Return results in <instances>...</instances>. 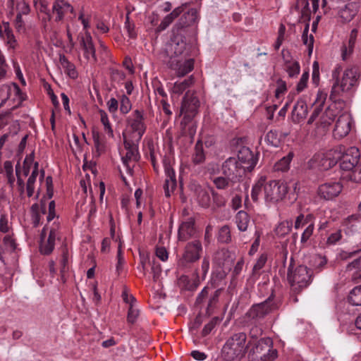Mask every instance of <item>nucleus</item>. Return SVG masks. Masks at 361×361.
I'll list each match as a JSON object with an SVG mask.
<instances>
[{
	"label": "nucleus",
	"mask_w": 361,
	"mask_h": 361,
	"mask_svg": "<svg viewBox=\"0 0 361 361\" xmlns=\"http://www.w3.org/2000/svg\"><path fill=\"white\" fill-rule=\"evenodd\" d=\"M217 322H218V318L214 317L208 324H207L204 326V329H202V336H207L212 331V329L215 327Z\"/></svg>",
	"instance_id": "nucleus-60"
},
{
	"label": "nucleus",
	"mask_w": 361,
	"mask_h": 361,
	"mask_svg": "<svg viewBox=\"0 0 361 361\" xmlns=\"http://www.w3.org/2000/svg\"><path fill=\"white\" fill-rule=\"evenodd\" d=\"M348 301L355 306L361 305V285L355 287L349 293Z\"/></svg>",
	"instance_id": "nucleus-34"
},
{
	"label": "nucleus",
	"mask_w": 361,
	"mask_h": 361,
	"mask_svg": "<svg viewBox=\"0 0 361 361\" xmlns=\"http://www.w3.org/2000/svg\"><path fill=\"white\" fill-rule=\"evenodd\" d=\"M342 72V68L337 66L332 72V77L334 82L332 85L330 100L334 103H343L341 99L344 93H347L356 85L359 78L358 68L351 67L345 69L342 75L341 78H339L340 73Z\"/></svg>",
	"instance_id": "nucleus-2"
},
{
	"label": "nucleus",
	"mask_w": 361,
	"mask_h": 361,
	"mask_svg": "<svg viewBox=\"0 0 361 361\" xmlns=\"http://www.w3.org/2000/svg\"><path fill=\"white\" fill-rule=\"evenodd\" d=\"M264 199L267 202L276 203L283 200L288 192V186L281 180H271L264 183Z\"/></svg>",
	"instance_id": "nucleus-8"
},
{
	"label": "nucleus",
	"mask_w": 361,
	"mask_h": 361,
	"mask_svg": "<svg viewBox=\"0 0 361 361\" xmlns=\"http://www.w3.org/2000/svg\"><path fill=\"white\" fill-rule=\"evenodd\" d=\"M124 147L127 152L124 157H122V161L128 173H132L133 166H130V162H136L140 159L138 152L137 143L133 141L124 140Z\"/></svg>",
	"instance_id": "nucleus-15"
},
{
	"label": "nucleus",
	"mask_w": 361,
	"mask_h": 361,
	"mask_svg": "<svg viewBox=\"0 0 361 361\" xmlns=\"http://www.w3.org/2000/svg\"><path fill=\"white\" fill-rule=\"evenodd\" d=\"M197 200L202 207H209L210 204V196L205 190L202 188L197 190Z\"/></svg>",
	"instance_id": "nucleus-37"
},
{
	"label": "nucleus",
	"mask_w": 361,
	"mask_h": 361,
	"mask_svg": "<svg viewBox=\"0 0 361 361\" xmlns=\"http://www.w3.org/2000/svg\"><path fill=\"white\" fill-rule=\"evenodd\" d=\"M183 33L174 32L172 40L167 43L159 54L167 66L176 71L178 76H184L194 67V59L189 58L192 46L186 43Z\"/></svg>",
	"instance_id": "nucleus-1"
},
{
	"label": "nucleus",
	"mask_w": 361,
	"mask_h": 361,
	"mask_svg": "<svg viewBox=\"0 0 361 361\" xmlns=\"http://www.w3.org/2000/svg\"><path fill=\"white\" fill-rule=\"evenodd\" d=\"M179 284L182 288L192 291L198 286V281H190L187 276H181L179 279Z\"/></svg>",
	"instance_id": "nucleus-41"
},
{
	"label": "nucleus",
	"mask_w": 361,
	"mask_h": 361,
	"mask_svg": "<svg viewBox=\"0 0 361 361\" xmlns=\"http://www.w3.org/2000/svg\"><path fill=\"white\" fill-rule=\"evenodd\" d=\"M100 115L101 122L104 126V131L111 137H114V132L111 128V124L109 121V118L106 111L103 109L99 110Z\"/></svg>",
	"instance_id": "nucleus-43"
},
{
	"label": "nucleus",
	"mask_w": 361,
	"mask_h": 361,
	"mask_svg": "<svg viewBox=\"0 0 361 361\" xmlns=\"http://www.w3.org/2000/svg\"><path fill=\"white\" fill-rule=\"evenodd\" d=\"M197 20V11L195 8H190L183 13L176 25L173 32H184V29L194 25Z\"/></svg>",
	"instance_id": "nucleus-19"
},
{
	"label": "nucleus",
	"mask_w": 361,
	"mask_h": 361,
	"mask_svg": "<svg viewBox=\"0 0 361 361\" xmlns=\"http://www.w3.org/2000/svg\"><path fill=\"white\" fill-rule=\"evenodd\" d=\"M285 70L290 78H293L300 73L299 63L298 61H290L285 59Z\"/></svg>",
	"instance_id": "nucleus-35"
},
{
	"label": "nucleus",
	"mask_w": 361,
	"mask_h": 361,
	"mask_svg": "<svg viewBox=\"0 0 361 361\" xmlns=\"http://www.w3.org/2000/svg\"><path fill=\"white\" fill-rule=\"evenodd\" d=\"M195 233V219L190 218L187 221L183 222L178 228V240L186 241Z\"/></svg>",
	"instance_id": "nucleus-23"
},
{
	"label": "nucleus",
	"mask_w": 361,
	"mask_h": 361,
	"mask_svg": "<svg viewBox=\"0 0 361 361\" xmlns=\"http://www.w3.org/2000/svg\"><path fill=\"white\" fill-rule=\"evenodd\" d=\"M276 84L277 87L275 90V97L276 98H279L281 94H283L287 90L286 83L283 80L279 79L276 82Z\"/></svg>",
	"instance_id": "nucleus-61"
},
{
	"label": "nucleus",
	"mask_w": 361,
	"mask_h": 361,
	"mask_svg": "<svg viewBox=\"0 0 361 361\" xmlns=\"http://www.w3.org/2000/svg\"><path fill=\"white\" fill-rule=\"evenodd\" d=\"M193 82L192 78H189L188 79H185L183 81L178 82H176L172 89L173 93L180 94H182L188 87H189L192 83Z\"/></svg>",
	"instance_id": "nucleus-36"
},
{
	"label": "nucleus",
	"mask_w": 361,
	"mask_h": 361,
	"mask_svg": "<svg viewBox=\"0 0 361 361\" xmlns=\"http://www.w3.org/2000/svg\"><path fill=\"white\" fill-rule=\"evenodd\" d=\"M246 170L235 157L228 158L221 166L222 174L236 183L240 181Z\"/></svg>",
	"instance_id": "nucleus-13"
},
{
	"label": "nucleus",
	"mask_w": 361,
	"mask_h": 361,
	"mask_svg": "<svg viewBox=\"0 0 361 361\" xmlns=\"http://www.w3.org/2000/svg\"><path fill=\"white\" fill-rule=\"evenodd\" d=\"M15 27L18 32H24L25 31V26L24 21L23 20L22 16L17 14L15 20Z\"/></svg>",
	"instance_id": "nucleus-64"
},
{
	"label": "nucleus",
	"mask_w": 361,
	"mask_h": 361,
	"mask_svg": "<svg viewBox=\"0 0 361 361\" xmlns=\"http://www.w3.org/2000/svg\"><path fill=\"white\" fill-rule=\"evenodd\" d=\"M183 12V8L182 7H178L175 8L171 13L168 14L161 21L160 24V27L162 29H165L168 27L173 20L177 18L181 13Z\"/></svg>",
	"instance_id": "nucleus-33"
},
{
	"label": "nucleus",
	"mask_w": 361,
	"mask_h": 361,
	"mask_svg": "<svg viewBox=\"0 0 361 361\" xmlns=\"http://www.w3.org/2000/svg\"><path fill=\"white\" fill-rule=\"evenodd\" d=\"M235 223L240 231H245L250 223V216L245 211H239L235 216Z\"/></svg>",
	"instance_id": "nucleus-31"
},
{
	"label": "nucleus",
	"mask_w": 361,
	"mask_h": 361,
	"mask_svg": "<svg viewBox=\"0 0 361 361\" xmlns=\"http://www.w3.org/2000/svg\"><path fill=\"white\" fill-rule=\"evenodd\" d=\"M262 330L260 327H259L257 326H255L250 329V333H249L250 339L247 343V345L249 346V348H250L252 346V343H254L257 341L259 340L258 338L262 336Z\"/></svg>",
	"instance_id": "nucleus-45"
},
{
	"label": "nucleus",
	"mask_w": 361,
	"mask_h": 361,
	"mask_svg": "<svg viewBox=\"0 0 361 361\" xmlns=\"http://www.w3.org/2000/svg\"><path fill=\"white\" fill-rule=\"evenodd\" d=\"M4 28L2 30V35H0L6 41L9 48L15 49L18 45L16 37L13 33L12 30L10 27L8 23H4Z\"/></svg>",
	"instance_id": "nucleus-28"
},
{
	"label": "nucleus",
	"mask_w": 361,
	"mask_h": 361,
	"mask_svg": "<svg viewBox=\"0 0 361 361\" xmlns=\"http://www.w3.org/2000/svg\"><path fill=\"white\" fill-rule=\"evenodd\" d=\"M314 231V224H310L305 228L304 232L302 234L300 242L302 243H305L312 236Z\"/></svg>",
	"instance_id": "nucleus-59"
},
{
	"label": "nucleus",
	"mask_w": 361,
	"mask_h": 361,
	"mask_svg": "<svg viewBox=\"0 0 361 361\" xmlns=\"http://www.w3.org/2000/svg\"><path fill=\"white\" fill-rule=\"evenodd\" d=\"M301 8V18L303 20L309 21L310 20V10L309 8L308 0H297L295 5V8L299 10Z\"/></svg>",
	"instance_id": "nucleus-32"
},
{
	"label": "nucleus",
	"mask_w": 361,
	"mask_h": 361,
	"mask_svg": "<svg viewBox=\"0 0 361 361\" xmlns=\"http://www.w3.org/2000/svg\"><path fill=\"white\" fill-rule=\"evenodd\" d=\"M236 159L246 171L251 172L257 163L258 155L253 154L248 147H244L238 152Z\"/></svg>",
	"instance_id": "nucleus-17"
},
{
	"label": "nucleus",
	"mask_w": 361,
	"mask_h": 361,
	"mask_svg": "<svg viewBox=\"0 0 361 361\" xmlns=\"http://www.w3.org/2000/svg\"><path fill=\"white\" fill-rule=\"evenodd\" d=\"M309 32V24H307L302 35V39L304 44L307 45L308 47L309 54H311L312 49H313V44H314V37L313 35H310V37H308L307 34Z\"/></svg>",
	"instance_id": "nucleus-44"
},
{
	"label": "nucleus",
	"mask_w": 361,
	"mask_h": 361,
	"mask_svg": "<svg viewBox=\"0 0 361 361\" xmlns=\"http://www.w3.org/2000/svg\"><path fill=\"white\" fill-rule=\"evenodd\" d=\"M205 159L202 144L197 142L195 147V152L192 157V161L195 164H199L202 163Z\"/></svg>",
	"instance_id": "nucleus-38"
},
{
	"label": "nucleus",
	"mask_w": 361,
	"mask_h": 361,
	"mask_svg": "<svg viewBox=\"0 0 361 361\" xmlns=\"http://www.w3.org/2000/svg\"><path fill=\"white\" fill-rule=\"evenodd\" d=\"M336 149L341 151V157L338 161H340V167L342 170L350 171L360 163V154L357 147H350L345 152H343V146H338Z\"/></svg>",
	"instance_id": "nucleus-12"
},
{
	"label": "nucleus",
	"mask_w": 361,
	"mask_h": 361,
	"mask_svg": "<svg viewBox=\"0 0 361 361\" xmlns=\"http://www.w3.org/2000/svg\"><path fill=\"white\" fill-rule=\"evenodd\" d=\"M272 341L269 338H260L252 345L250 349L249 361H267L274 359V352L271 354Z\"/></svg>",
	"instance_id": "nucleus-6"
},
{
	"label": "nucleus",
	"mask_w": 361,
	"mask_h": 361,
	"mask_svg": "<svg viewBox=\"0 0 361 361\" xmlns=\"http://www.w3.org/2000/svg\"><path fill=\"white\" fill-rule=\"evenodd\" d=\"M349 178L355 183H361V161L350 171Z\"/></svg>",
	"instance_id": "nucleus-49"
},
{
	"label": "nucleus",
	"mask_w": 361,
	"mask_h": 361,
	"mask_svg": "<svg viewBox=\"0 0 361 361\" xmlns=\"http://www.w3.org/2000/svg\"><path fill=\"white\" fill-rule=\"evenodd\" d=\"M16 10L20 16L27 15L30 11L29 4L25 0H17Z\"/></svg>",
	"instance_id": "nucleus-52"
},
{
	"label": "nucleus",
	"mask_w": 361,
	"mask_h": 361,
	"mask_svg": "<svg viewBox=\"0 0 361 361\" xmlns=\"http://www.w3.org/2000/svg\"><path fill=\"white\" fill-rule=\"evenodd\" d=\"M292 157L293 154L291 153H289L286 157H284L282 159H281L274 165L275 171H287L289 169V165L292 159Z\"/></svg>",
	"instance_id": "nucleus-42"
},
{
	"label": "nucleus",
	"mask_w": 361,
	"mask_h": 361,
	"mask_svg": "<svg viewBox=\"0 0 361 361\" xmlns=\"http://www.w3.org/2000/svg\"><path fill=\"white\" fill-rule=\"evenodd\" d=\"M342 235L341 230H337L334 233H332L326 240V244L328 245H331L336 244L341 239Z\"/></svg>",
	"instance_id": "nucleus-57"
},
{
	"label": "nucleus",
	"mask_w": 361,
	"mask_h": 361,
	"mask_svg": "<svg viewBox=\"0 0 361 361\" xmlns=\"http://www.w3.org/2000/svg\"><path fill=\"white\" fill-rule=\"evenodd\" d=\"M350 117L348 114H343L337 119L334 130L336 137H343L346 136L351 128Z\"/></svg>",
	"instance_id": "nucleus-20"
},
{
	"label": "nucleus",
	"mask_w": 361,
	"mask_h": 361,
	"mask_svg": "<svg viewBox=\"0 0 361 361\" xmlns=\"http://www.w3.org/2000/svg\"><path fill=\"white\" fill-rule=\"evenodd\" d=\"M212 196L214 203L218 207H224L226 204V200L223 195L214 190L212 191Z\"/></svg>",
	"instance_id": "nucleus-58"
},
{
	"label": "nucleus",
	"mask_w": 361,
	"mask_h": 361,
	"mask_svg": "<svg viewBox=\"0 0 361 361\" xmlns=\"http://www.w3.org/2000/svg\"><path fill=\"white\" fill-rule=\"evenodd\" d=\"M311 215H308L305 218L303 214L299 215L295 220V228L298 229L300 226H303L305 224L309 223L310 219H311Z\"/></svg>",
	"instance_id": "nucleus-62"
},
{
	"label": "nucleus",
	"mask_w": 361,
	"mask_h": 361,
	"mask_svg": "<svg viewBox=\"0 0 361 361\" xmlns=\"http://www.w3.org/2000/svg\"><path fill=\"white\" fill-rule=\"evenodd\" d=\"M312 271L305 265L295 266L293 258L291 257L288 267L287 279L291 291L295 294L300 293L307 288L312 279Z\"/></svg>",
	"instance_id": "nucleus-4"
},
{
	"label": "nucleus",
	"mask_w": 361,
	"mask_h": 361,
	"mask_svg": "<svg viewBox=\"0 0 361 361\" xmlns=\"http://www.w3.org/2000/svg\"><path fill=\"white\" fill-rule=\"evenodd\" d=\"M200 107L199 99L189 91L187 92L183 98L180 115H183L180 122L182 133L193 138L196 133L197 125L194 120L198 113Z\"/></svg>",
	"instance_id": "nucleus-3"
},
{
	"label": "nucleus",
	"mask_w": 361,
	"mask_h": 361,
	"mask_svg": "<svg viewBox=\"0 0 361 361\" xmlns=\"http://www.w3.org/2000/svg\"><path fill=\"white\" fill-rule=\"evenodd\" d=\"M265 179L261 178L252 187L251 197L253 201L256 202L258 200V195L262 191V188H264Z\"/></svg>",
	"instance_id": "nucleus-48"
},
{
	"label": "nucleus",
	"mask_w": 361,
	"mask_h": 361,
	"mask_svg": "<svg viewBox=\"0 0 361 361\" xmlns=\"http://www.w3.org/2000/svg\"><path fill=\"white\" fill-rule=\"evenodd\" d=\"M59 62L66 73L71 78L75 79L78 77V72L75 69V66L70 62L64 54H61L59 56Z\"/></svg>",
	"instance_id": "nucleus-27"
},
{
	"label": "nucleus",
	"mask_w": 361,
	"mask_h": 361,
	"mask_svg": "<svg viewBox=\"0 0 361 361\" xmlns=\"http://www.w3.org/2000/svg\"><path fill=\"white\" fill-rule=\"evenodd\" d=\"M336 114L331 107H328L319 118L317 130L321 134H324L335 119Z\"/></svg>",
	"instance_id": "nucleus-22"
},
{
	"label": "nucleus",
	"mask_w": 361,
	"mask_h": 361,
	"mask_svg": "<svg viewBox=\"0 0 361 361\" xmlns=\"http://www.w3.org/2000/svg\"><path fill=\"white\" fill-rule=\"evenodd\" d=\"M131 102L130 99L125 94H123L120 101V111L122 114H126L131 109Z\"/></svg>",
	"instance_id": "nucleus-51"
},
{
	"label": "nucleus",
	"mask_w": 361,
	"mask_h": 361,
	"mask_svg": "<svg viewBox=\"0 0 361 361\" xmlns=\"http://www.w3.org/2000/svg\"><path fill=\"white\" fill-rule=\"evenodd\" d=\"M357 32H357V29L352 30L350 32V36H349L348 47L347 48V47L345 45L343 46V47H342V58L343 60H345L348 57V55H349L353 51V47H354V45H355V43L356 41V38L357 36Z\"/></svg>",
	"instance_id": "nucleus-30"
},
{
	"label": "nucleus",
	"mask_w": 361,
	"mask_h": 361,
	"mask_svg": "<svg viewBox=\"0 0 361 361\" xmlns=\"http://www.w3.org/2000/svg\"><path fill=\"white\" fill-rule=\"evenodd\" d=\"M267 260V255L264 254H262L260 255V257L258 258L256 264L253 267L252 269V274L255 275L257 274V271H259L261 269L264 267Z\"/></svg>",
	"instance_id": "nucleus-54"
},
{
	"label": "nucleus",
	"mask_w": 361,
	"mask_h": 361,
	"mask_svg": "<svg viewBox=\"0 0 361 361\" xmlns=\"http://www.w3.org/2000/svg\"><path fill=\"white\" fill-rule=\"evenodd\" d=\"M55 243L47 240L46 241H41L39 250L43 255H49L52 252L54 248Z\"/></svg>",
	"instance_id": "nucleus-50"
},
{
	"label": "nucleus",
	"mask_w": 361,
	"mask_h": 361,
	"mask_svg": "<svg viewBox=\"0 0 361 361\" xmlns=\"http://www.w3.org/2000/svg\"><path fill=\"white\" fill-rule=\"evenodd\" d=\"M341 151L336 148L331 149L325 153L315 154L310 160L312 166H316L320 170H328L334 166L339 160Z\"/></svg>",
	"instance_id": "nucleus-10"
},
{
	"label": "nucleus",
	"mask_w": 361,
	"mask_h": 361,
	"mask_svg": "<svg viewBox=\"0 0 361 361\" xmlns=\"http://www.w3.org/2000/svg\"><path fill=\"white\" fill-rule=\"evenodd\" d=\"M202 251V243L199 240L188 243L182 257L178 262V267L181 270L189 269L192 265L200 258Z\"/></svg>",
	"instance_id": "nucleus-7"
},
{
	"label": "nucleus",
	"mask_w": 361,
	"mask_h": 361,
	"mask_svg": "<svg viewBox=\"0 0 361 361\" xmlns=\"http://www.w3.org/2000/svg\"><path fill=\"white\" fill-rule=\"evenodd\" d=\"M307 115V106L306 102L300 99L297 101L292 111V121L295 123L302 122Z\"/></svg>",
	"instance_id": "nucleus-24"
},
{
	"label": "nucleus",
	"mask_w": 361,
	"mask_h": 361,
	"mask_svg": "<svg viewBox=\"0 0 361 361\" xmlns=\"http://www.w3.org/2000/svg\"><path fill=\"white\" fill-rule=\"evenodd\" d=\"M279 307L277 303L274 300V295L271 294L264 302L253 305L247 312V317L252 319H261L271 312L277 310Z\"/></svg>",
	"instance_id": "nucleus-11"
},
{
	"label": "nucleus",
	"mask_w": 361,
	"mask_h": 361,
	"mask_svg": "<svg viewBox=\"0 0 361 361\" xmlns=\"http://www.w3.org/2000/svg\"><path fill=\"white\" fill-rule=\"evenodd\" d=\"M135 302V298L130 296V305L128 308L127 319L128 322L133 324L139 314V310L133 307V303Z\"/></svg>",
	"instance_id": "nucleus-46"
},
{
	"label": "nucleus",
	"mask_w": 361,
	"mask_h": 361,
	"mask_svg": "<svg viewBox=\"0 0 361 361\" xmlns=\"http://www.w3.org/2000/svg\"><path fill=\"white\" fill-rule=\"evenodd\" d=\"M3 242L6 247L11 252H13L16 250V244L14 240L11 236H5L3 239Z\"/></svg>",
	"instance_id": "nucleus-63"
},
{
	"label": "nucleus",
	"mask_w": 361,
	"mask_h": 361,
	"mask_svg": "<svg viewBox=\"0 0 361 361\" xmlns=\"http://www.w3.org/2000/svg\"><path fill=\"white\" fill-rule=\"evenodd\" d=\"M355 11L351 9L348 6L341 9L339 12L340 17L343 19V22H350L355 16Z\"/></svg>",
	"instance_id": "nucleus-47"
},
{
	"label": "nucleus",
	"mask_w": 361,
	"mask_h": 361,
	"mask_svg": "<svg viewBox=\"0 0 361 361\" xmlns=\"http://www.w3.org/2000/svg\"><path fill=\"white\" fill-rule=\"evenodd\" d=\"M165 172L166 178L164 185V193L166 197H170L171 192L176 187V175L173 169L169 164H165Z\"/></svg>",
	"instance_id": "nucleus-25"
},
{
	"label": "nucleus",
	"mask_w": 361,
	"mask_h": 361,
	"mask_svg": "<svg viewBox=\"0 0 361 361\" xmlns=\"http://www.w3.org/2000/svg\"><path fill=\"white\" fill-rule=\"evenodd\" d=\"M143 121V111L138 109L135 110L133 113L132 117L128 119V123L133 130V133L135 134L134 137H137V142L141 140L146 130Z\"/></svg>",
	"instance_id": "nucleus-14"
},
{
	"label": "nucleus",
	"mask_w": 361,
	"mask_h": 361,
	"mask_svg": "<svg viewBox=\"0 0 361 361\" xmlns=\"http://www.w3.org/2000/svg\"><path fill=\"white\" fill-rule=\"evenodd\" d=\"M223 290L224 289L221 288L213 290L212 288L206 286L202 290L197 297L195 304L200 305L207 300V305L206 312L207 314L210 315L213 313L214 310L217 308L219 297Z\"/></svg>",
	"instance_id": "nucleus-9"
},
{
	"label": "nucleus",
	"mask_w": 361,
	"mask_h": 361,
	"mask_svg": "<svg viewBox=\"0 0 361 361\" xmlns=\"http://www.w3.org/2000/svg\"><path fill=\"white\" fill-rule=\"evenodd\" d=\"M218 240L221 243H229L231 241V231L228 225H225L219 228Z\"/></svg>",
	"instance_id": "nucleus-40"
},
{
	"label": "nucleus",
	"mask_w": 361,
	"mask_h": 361,
	"mask_svg": "<svg viewBox=\"0 0 361 361\" xmlns=\"http://www.w3.org/2000/svg\"><path fill=\"white\" fill-rule=\"evenodd\" d=\"M213 183L219 190H226L230 187H233L237 183L233 180H231L228 176H221L213 179Z\"/></svg>",
	"instance_id": "nucleus-29"
},
{
	"label": "nucleus",
	"mask_w": 361,
	"mask_h": 361,
	"mask_svg": "<svg viewBox=\"0 0 361 361\" xmlns=\"http://www.w3.org/2000/svg\"><path fill=\"white\" fill-rule=\"evenodd\" d=\"M342 185L338 182H327L319 187V195L326 200H331L338 196L342 190Z\"/></svg>",
	"instance_id": "nucleus-18"
},
{
	"label": "nucleus",
	"mask_w": 361,
	"mask_h": 361,
	"mask_svg": "<svg viewBox=\"0 0 361 361\" xmlns=\"http://www.w3.org/2000/svg\"><path fill=\"white\" fill-rule=\"evenodd\" d=\"M247 336L245 333L239 332L233 334L228 338L223 346L221 355L226 361H232L243 357L249 348L246 345Z\"/></svg>",
	"instance_id": "nucleus-5"
},
{
	"label": "nucleus",
	"mask_w": 361,
	"mask_h": 361,
	"mask_svg": "<svg viewBox=\"0 0 361 361\" xmlns=\"http://www.w3.org/2000/svg\"><path fill=\"white\" fill-rule=\"evenodd\" d=\"M292 228V221H285L278 225L275 229V233L280 237H283L288 234Z\"/></svg>",
	"instance_id": "nucleus-39"
},
{
	"label": "nucleus",
	"mask_w": 361,
	"mask_h": 361,
	"mask_svg": "<svg viewBox=\"0 0 361 361\" xmlns=\"http://www.w3.org/2000/svg\"><path fill=\"white\" fill-rule=\"evenodd\" d=\"M309 78V72L305 71L302 73L298 83L296 86V90L298 92H300L307 87V81Z\"/></svg>",
	"instance_id": "nucleus-55"
},
{
	"label": "nucleus",
	"mask_w": 361,
	"mask_h": 361,
	"mask_svg": "<svg viewBox=\"0 0 361 361\" xmlns=\"http://www.w3.org/2000/svg\"><path fill=\"white\" fill-rule=\"evenodd\" d=\"M73 13V8L65 0H55L52 6V13L56 15L55 21L59 22L63 19L66 13Z\"/></svg>",
	"instance_id": "nucleus-21"
},
{
	"label": "nucleus",
	"mask_w": 361,
	"mask_h": 361,
	"mask_svg": "<svg viewBox=\"0 0 361 361\" xmlns=\"http://www.w3.org/2000/svg\"><path fill=\"white\" fill-rule=\"evenodd\" d=\"M126 78V74L119 70L112 69L111 71V80L112 82L120 83Z\"/></svg>",
	"instance_id": "nucleus-53"
},
{
	"label": "nucleus",
	"mask_w": 361,
	"mask_h": 361,
	"mask_svg": "<svg viewBox=\"0 0 361 361\" xmlns=\"http://www.w3.org/2000/svg\"><path fill=\"white\" fill-rule=\"evenodd\" d=\"M78 39L85 58L96 63L97 61L96 51L90 34L88 32L80 33L78 35Z\"/></svg>",
	"instance_id": "nucleus-16"
},
{
	"label": "nucleus",
	"mask_w": 361,
	"mask_h": 361,
	"mask_svg": "<svg viewBox=\"0 0 361 361\" xmlns=\"http://www.w3.org/2000/svg\"><path fill=\"white\" fill-rule=\"evenodd\" d=\"M34 159V152H32L29 157H27L24 161H23V176H27L30 173V169L31 166V164Z\"/></svg>",
	"instance_id": "nucleus-56"
},
{
	"label": "nucleus",
	"mask_w": 361,
	"mask_h": 361,
	"mask_svg": "<svg viewBox=\"0 0 361 361\" xmlns=\"http://www.w3.org/2000/svg\"><path fill=\"white\" fill-rule=\"evenodd\" d=\"M11 92H14L16 94L20 93V90L16 84H13L12 86L8 85L0 86V107L9 99Z\"/></svg>",
	"instance_id": "nucleus-26"
}]
</instances>
